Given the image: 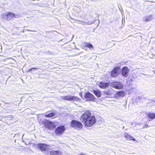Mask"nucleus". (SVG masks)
I'll use <instances>...</instances> for the list:
<instances>
[{
    "instance_id": "obj_1",
    "label": "nucleus",
    "mask_w": 155,
    "mask_h": 155,
    "mask_svg": "<svg viewBox=\"0 0 155 155\" xmlns=\"http://www.w3.org/2000/svg\"><path fill=\"white\" fill-rule=\"evenodd\" d=\"M96 122V118L94 115H92L89 119L86 120L84 123L86 127H91Z\"/></svg>"
},
{
    "instance_id": "obj_2",
    "label": "nucleus",
    "mask_w": 155,
    "mask_h": 155,
    "mask_svg": "<svg viewBox=\"0 0 155 155\" xmlns=\"http://www.w3.org/2000/svg\"><path fill=\"white\" fill-rule=\"evenodd\" d=\"M71 124L72 127L78 130L81 129L82 127V124L80 122L74 120H72Z\"/></svg>"
},
{
    "instance_id": "obj_3",
    "label": "nucleus",
    "mask_w": 155,
    "mask_h": 155,
    "mask_svg": "<svg viewBox=\"0 0 155 155\" xmlns=\"http://www.w3.org/2000/svg\"><path fill=\"white\" fill-rule=\"evenodd\" d=\"M61 98L63 100L71 101H77L80 100V99L77 97L71 95L61 96Z\"/></svg>"
},
{
    "instance_id": "obj_4",
    "label": "nucleus",
    "mask_w": 155,
    "mask_h": 155,
    "mask_svg": "<svg viewBox=\"0 0 155 155\" xmlns=\"http://www.w3.org/2000/svg\"><path fill=\"white\" fill-rule=\"evenodd\" d=\"M91 116L90 112L89 111H87L84 112L81 115L80 118L81 120L82 121L84 122L85 123L86 120L89 119V118Z\"/></svg>"
},
{
    "instance_id": "obj_5",
    "label": "nucleus",
    "mask_w": 155,
    "mask_h": 155,
    "mask_svg": "<svg viewBox=\"0 0 155 155\" xmlns=\"http://www.w3.org/2000/svg\"><path fill=\"white\" fill-rule=\"evenodd\" d=\"M84 97L87 101H94L95 99L94 96L89 92L85 94Z\"/></svg>"
},
{
    "instance_id": "obj_6",
    "label": "nucleus",
    "mask_w": 155,
    "mask_h": 155,
    "mask_svg": "<svg viewBox=\"0 0 155 155\" xmlns=\"http://www.w3.org/2000/svg\"><path fill=\"white\" fill-rule=\"evenodd\" d=\"M65 130V128L64 126H60L55 129V133L57 135H59L62 134Z\"/></svg>"
},
{
    "instance_id": "obj_7",
    "label": "nucleus",
    "mask_w": 155,
    "mask_h": 155,
    "mask_svg": "<svg viewBox=\"0 0 155 155\" xmlns=\"http://www.w3.org/2000/svg\"><path fill=\"white\" fill-rule=\"evenodd\" d=\"M112 87L117 89H122L123 87V84L118 81H114L111 83Z\"/></svg>"
},
{
    "instance_id": "obj_8",
    "label": "nucleus",
    "mask_w": 155,
    "mask_h": 155,
    "mask_svg": "<svg viewBox=\"0 0 155 155\" xmlns=\"http://www.w3.org/2000/svg\"><path fill=\"white\" fill-rule=\"evenodd\" d=\"M120 68L118 67H115L114 69L111 71V76L112 77H116L119 74V71Z\"/></svg>"
},
{
    "instance_id": "obj_9",
    "label": "nucleus",
    "mask_w": 155,
    "mask_h": 155,
    "mask_svg": "<svg viewBox=\"0 0 155 155\" xmlns=\"http://www.w3.org/2000/svg\"><path fill=\"white\" fill-rule=\"evenodd\" d=\"M16 17H18L17 15H16L12 12H8L7 14V18L6 19L8 21L13 20L14 18Z\"/></svg>"
},
{
    "instance_id": "obj_10",
    "label": "nucleus",
    "mask_w": 155,
    "mask_h": 155,
    "mask_svg": "<svg viewBox=\"0 0 155 155\" xmlns=\"http://www.w3.org/2000/svg\"><path fill=\"white\" fill-rule=\"evenodd\" d=\"M48 146L44 143H39L38 144V147L42 151H46L48 150Z\"/></svg>"
},
{
    "instance_id": "obj_11",
    "label": "nucleus",
    "mask_w": 155,
    "mask_h": 155,
    "mask_svg": "<svg viewBox=\"0 0 155 155\" xmlns=\"http://www.w3.org/2000/svg\"><path fill=\"white\" fill-rule=\"evenodd\" d=\"M129 72L128 68L127 67H124L122 69V74L124 77H127V74Z\"/></svg>"
},
{
    "instance_id": "obj_12",
    "label": "nucleus",
    "mask_w": 155,
    "mask_h": 155,
    "mask_svg": "<svg viewBox=\"0 0 155 155\" xmlns=\"http://www.w3.org/2000/svg\"><path fill=\"white\" fill-rule=\"evenodd\" d=\"M109 84L107 83L101 82L98 84L99 86L101 88H105L109 86Z\"/></svg>"
},
{
    "instance_id": "obj_13",
    "label": "nucleus",
    "mask_w": 155,
    "mask_h": 155,
    "mask_svg": "<svg viewBox=\"0 0 155 155\" xmlns=\"http://www.w3.org/2000/svg\"><path fill=\"white\" fill-rule=\"evenodd\" d=\"M104 94L108 96L109 97H111V94H112V90L111 89H107L103 91Z\"/></svg>"
},
{
    "instance_id": "obj_14",
    "label": "nucleus",
    "mask_w": 155,
    "mask_h": 155,
    "mask_svg": "<svg viewBox=\"0 0 155 155\" xmlns=\"http://www.w3.org/2000/svg\"><path fill=\"white\" fill-rule=\"evenodd\" d=\"M56 114L55 112L50 113V111H49L45 113V116L47 117H51L54 116Z\"/></svg>"
},
{
    "instance_id": "obj_15",
    "label": "nucleus",
    "mask_w": 155,
    "mask_h": 155,
    "mask_svg": "<svg viewBox=\"0 0 155 155\" xmlns=\"http://www.w3.org/2000/svg\"><path fill=\"white\" fill-rule=\"evenodd\" d=\"M125 95L124 92L123 91H119L115 94V96L116 97H124Z\"/></svg>"
},
{
    "instance_id": "obj_16",
    "label": "nucleus",
    "mask_w": 155,
    "mask_h": 155,
    "mask_svg": "<svg viewBox=\"0 0 155 155\" xmlns=\"http://www.w3.org/2000/svg\"><path fill=\"white\" fill-rule=\"evenodd\" d=\"M50 155H61V152L59 150H52L50 152Z\"/></svg>"
},
{
    "instance_id": "obj_17",
    "label": "nucleus",
    "mask_w": 155,
    "mask_h": 155,
    "mask_svg": "<svg viewBox=\"0 0 155 155\" xmlns=\"http://www.w3.org/2000/svg\"><path fill=\"white\" fill-rule=\"evenodd\" d=\"M124 136L127 139V140H133L134 141H135L136 139L133 137L131 136L129 134H127V133H125L124 134Z\"/></svg>"
},
{
    "instance_id": "obj_18",
    "label": "nucleus",
    "mask_w": 155,
    "mask_h": 155,
    "mask_svg": "<svg viewBox=\"0 0 155 155\" xmlns=\"http://www.w3.org/2000/svg\"><path fill=\"white\" fill-rule=\"evenodd\" d=\"M93 92L97 97H101V92L100 90H93Z\"/></svg>"
},
{
    "instance_id": "obj_19",
    "label": "nucleus",
    "mask_w": 155,
    "mask_h": 155,
    "mask_svg": "<svg viewBox=\"0 0 155 155\" xmlns=\"http://www.w3.org/2000/svg\"><path fill=\"white\" fill-rule=\"evenodd\" d=\"M48 128L50 129H53L55 127L54 124L51 122H49L48 125Z\"/></svg>"
},
{
    "instance_id": "obj_20",
    "label": "nucleus",
    "mask_w": 155,
    "mask_h": 155,
    "mask_svg": "<svg viewBox=\"0 0 155 155\" xmlns=\"http://www.w3.org/2000/svg\"><path fill=\"white\" fill-rule=\"evenodd\" d=\"M152 19V16L151 15L145 16L143 18V20L144 21L146 22L149 21Z\"/></svg>"
},
{
    "instance_id": "obj_21",
    "label": "nucleus",
    "mask_w": 155,
    "mask_h": 155,
    "mask_svg": "<svg viewBox=\"0 0 155 155\" xmlns=\"http://www.w3.org/2000/svg\"><path fill=\"white\" fill-rule=\"evenodd\" d=\"M147 116L150 119L155 118V114L153 113H149L147 114Z\"/></svg>"
},
{
    "instance_id": "obj_22",
    "label": "nucleus",
    "mask_w": 155,
    "mask_h": 155,
    "mask_svg": "<svg viewBox=\"0 0 155 155\" xmlns=\"http://www.w3.org/2000/svg\"><path fill=\"white\" fill-rule=\"evenodd\" d=\"M85 45L89 48L90 50H92L93 49V45L91 43H86L85 44Z\"/></svg>"
},
{
    "instance_id": "obj_23",
    "label": "nucleus",
    "mask_w": 155,
    "mask_h": 155,
    "mask_svg": "<svg viewBox=\"0 0 155 155\" xmlns=\"http://www.w3.org/2000/svg\"><path fill=\"white\" fill-rule=\"evenodd\" d=\"M77 21L81 22L83 25H89V21H87V22H84L83 21L77 20Z\"/></svg>"
},
{
    "instance_id": "obj_24",
    "label": "nucleus",
    "mask_w": 155,
    "mask_h": 155,
    "mask_svg": "<svg viewBox=\"0 0 155 155\" xmlns=\"http://www.w3.org/2000/svg\"><path fill=\"white\" fill-rule=\"evenodd\" d=\"M137 98L138 99H139V100L141 101H143L144 100H145L146 99L145 98L143 97L142 96L138 97Z\"/></svg>"
},
{
    "instance_id": "obj_25",
    "label": "nucleus",
    "mask_w": 155,
    "mask_h": 155,
    "mask_svg": "<svg viewBox=\"0 0 155 155\" xmlns=\"http://www.w3.org/2000/svg\"><path fill=\"white\" fill-rule=\"evenodd\" d=\"M4 117L5 118H7V119L9 120H12V119L13 118V116L12 115H10L8 116H4Z\"/></svg>"
},
{
    "instance_id": "obj_26",
    "label": "nucleus",
    "mask_w": 155,
    "mask_h": 155,
    "mask_svg": "<svg viewBox=\"0 0 155 155\" xmlns=\"http://www.w3.org/2000/svg\"><path fill=\"white\" fill-rule=\"evenodd\" d=\"M1 18L3 19L7 18V14L4 13L2 14L1 15Z\"/></svg>"
},
{
    "instance_id": "obj_27",
    "label": "nucleus",
    "mask_w": 155,
    "mask_h": 155,
    "mask_svg": "<svg viewBox=\"0 0 155 155\" xmlns=\"http://www.w3.org/2000/svg\"><path fill=\"white\" fill-rule=\"evenodd\" d=\"M38 69V68H31L30 69H29L28 72H31V71L33 70H36V69Z\"/></svg>"
},
{
    "instance_id": "obj_28",
    "label": "nucleus",
    "mask_w": 155,
    "mask_h": 155,
    "mask_svg": "<svg viewBox=\"0 0 155 155\" xmlns=\"http://www.w3.org/2000/svg\"><path fill=\"white\" fill-rule=\"evenodd\" d=\"M96 20H94V21H91V22H89V25H92V24H94L95 23V21H96Z\"/></svg>"
},
{
    "instance_id": "obj_29",
    "label": "nucleus",
    "mask_w": 155,
    "mask_h": 155,
    "mask_svg": "<svg viewBox=\"0 0 155 155\" xmlns=\"http://www.w3.org/2000/svg\"><path fill=\"white\" fill-rule=\"evenodd\" d=\"M148 127V125L147 124H145V125H144L143 127V128H147V127Z\"/></svg>"
},
{
    "instance_id": "obj_30",
    "label": "nucleus",
    "mask_w": 155,
    "mask_h": 155,
    "mask_svg": "<svg viewBox=\"0 0 155 155\" xmlns=\"http://www.w3.org/2000/svg\"><path fill=\"white\" fill-rule=\"evenodd\" d=\"M28 31H32V32H36V31L35 30H28Z\"/></svg>"
},
{
    "instance_id": "obj_31",
    "label": "nucleus",
    "mask_w": 155,
    "mask_h": 155,
    "mask_svg": "<svg viewBox=\"0 0 155 155\" xmlns=\"http://www.w3.org/2000/svg\"><path fill=\"white\" fill-rule=\"evenodd\" d=\"M152 102H155V100H152L150 102V103H151Z\"/></svg>"
},
{
    "instance_id": "obj_32",
    "label": "nucleus",
    "mask_w": 155,
    "mask_h": 155,
    "mask_svg": "<svg viewBox=\"0 0 155 155\" xmlns=\"http://www.w3.org/2000/svg\"><path fill=\"white\" fill-rule=\"evenodd\" d=\"M82 93H79V95L81 96V97H82Z\"/></svg>"
},
{
    "instance_id": "obj_33",
    "label": "nucleus",
    "mask_w": 155,
    "mask_h": 155,
    "mask_svg": "<svg viewBox=\"0 0 155 155\" xmlns=\"http://www.w3.org/2000/svg\"><path fill=\"white\" fill-rule=\"evenodd\" d=\"M98 24L97 26H98L99 24V23H100V20L99 19L98 20Z\"/></svg>"
},
{
    "instance_id": "obj_34",
    "label": "nucleus",
    "mask_w": 155,
    "mask_h": 155,
    "mask_svg": "<svg viewBox=\"0 0 155 155\" xmlns=\"http://www.w3.org/2000/svg\"><path fill=\"white\" fill-rule=\"evenodd\" d=\"M123 21H124V18H122V23H123Z\"/></svg>"
},
{
    "instance_id": "obj_35",
    "label": "nucleus",
    "mask_w": 155,
    "mask_h": 155,
    "mask_svg": "<svg viewBox=\"0 0 155 155\" xmlns=\"http://www.w3.org/2000/svg\"><path fill=\"white\" fill-rule=\"evenodd\" d=\"M123 21H124V18H122V23H123Z\"/></svg>"
},
{
    "instance_id": "obj_36",
    "label": "nucleus",
    "mask_w": 155,
    "mask_h": 155,
    "mask_svg": "<svg viewBox=\"0 0 155 155\" xmlns=\"http://www.w3.org/2000/svg\"><path fill=\"white\" fill-rule=\"evenodd\" d=\"M153 73H154L155 74V71H153Z\"/></svg>"
},
{
    "instance_id": "obj_37",
    "label": "nucleus",
    "mask_w": 155,
    "mask_h": 155,
    "mask_svg": "<svg viewBox=\"0 0 155 155\" xmlns=\"http://www.w3.org/2000/svg\"><path fill=\"white\" fill-rule=\"evenodd\" d=\"M24 135V134H23V135H22V137H23V136Z\"/></svg>"
},
{
    "instance_id": "obj_38",
    "label": "nucleus",
    "mask_w": 155,
    "mask_h": 155,
    "mask_svg": "<svg viewBox=\"0 0 155 155\" xmlns=\"http://www.w3.org/2000/svg\"><path fill=\"white\" fill-rule=\"evenodd\" d=\"M124 127H123V129H124Z\"/></svg>"
},
{
    "instance_id": "obj_39",
    "label": "nucleus",
    "mask_w": 155,
    "mask_h": 155,
    "mask_svg": "<svg viewBox=\"0 0 155 155\" xmlns=\"http://www.w3.org/2000/svg\"><path fill=\"white\" fill-rule=\"evenodd\" d=\"M124 21H125V18L124 19Z\"/></svg>"
}]
</instances>
